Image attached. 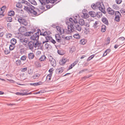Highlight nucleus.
I'll use <instances>...</instances> for the list:
<instances>
[{
  "label": "nucleus",
  "mask_w": 125,
  "mask_h": 125,
  "mask_svg": "<svg viewBox=\"0 0 125 125\" xmlns=\"http://www.w3.org/2000/svg\"><path fill=\"white\" fill-rule=\"evenodd\" d=\"M66 24L68 25L67 29H65L63 30V31L62 32V34L65 33L66 34H69L73 32V29L72 28V26L71 25H70V23L69 22V21H67L66 22Z\"/></svg>",
  "instance_id": "obj_1"
},
{
  "label": "nucleus",
  "mask_w": 125,
  "mask_h": 125,
  "mask_svg": "<svg viewBox=\"0 0 125 125\" xmlns=\"http://www.w3.org/2000/svg\"><path fill=\"white\" fill-rule=\"evenodd\" d=\"M70 25H71L72 26V28L73 29V32L75 30H77L79 31H80L82 30V27L81 25L78 24V23L74 24L73 23L70 24Z\"/></svg>",
  "instance_id": "obj_2"
},
{
  "label": "nucleus",
  "mask_w": 125,
  "mask_h": 125,
  "mask_svg": "<svg viewBox=\"0 0 125 125\" xmlns=\"http://www.w3.org/2000/svg\"><path fill=\"white\" fill-rule=\"evenodd\" d=\"M39 32H41V30L40 29H38L37 30V32L34 34L30 38V39L33 41H35V40L39 39L40 35H39Z\"/></svg>",
  "instance_id": "obj_3"
},
{
  "label": "nucleus",
  "mask_w": 125,
  "mask_h": 125,
  "mask_svg": "<svg viewBox=\"0 0 125 125\" xmlns=\"http://www.w3.org/2000/svg\"><path fill=\"white\" fill-rule=\"evenodd\" d=\"M18 18V21L21 24H22L25 26L28 25L27 21L24 19V18L19 16Z\"/></svg>",
  "instance_id": "obj_4"
},
{
  "label": "nucleus",
  "mask_w": 125,
  "mask_h": 125,
  "mask_svg": "<svg viewBox=\"0 0 125 125\" xmlns=\"http://www.w3.org/2000/svg\"><path fill=\"white\" fill-rule=\"evenodd\" d=\"M48 57L53 67H54L56 65V61L51 55L49 56Z\"/></svg>",
  "instance_id": "obj_5"
},
{
  "label": "nucleus",
  "mask_w": 125,
  "mask_h": 125,
  "mask_svg": "<svg viewBox=\"0 0 125 125\" xmlns=\"http://www.w3.org/2000/svg\"><path fill=\"white\" fill-rule=\"evenodd\" d=\"M27 5V6H29V7L24 6V10L27 11H30V10L31 9L32 10L33 8H35L34 7L32 6L29 2H28Z\"/></svg>",
  "instance_id": "obj_6"
},
{
  "label": "nucleus",
  "mask_w": 125,
  "mask_h": 125,
  "mask_svg": "<svg viewBox=\"0 0 125 125\" xmlns=\"http://www.w3.org/2000/svg\"><path fill=\"white\" fill-rule=\"evenodd\" d=\"M34 41H30L28 43V46L29 49L31 51H32L33 49L34 44Z\"/></svg>",
  "instance_id": "obj_7"
},
{
  "label": "nucleus",
  "mask_w": 125,
  "mask_h": 125,
  "mask_svg": "<svg viewBox=\"0 0 125 125\" xmlns=\"http://www.w3.org/2000/svg\"><path fill=\"white\" fill-rule=\"evenodd\" d=\"M73 18L74 19L72 18H70L69 22L70 24L73 23L74 24L78 23V22L77 18Z\"/></svg>",
  "instance_id": "obj_8"
},
{
  "label": "nucleus",
  "mask_w": 125,
  "mask_h": 125,
  "mask_svg": "<svg viewBox=\"0 0 125 125\" xmlns=\"http://www.w3.org/2000/svg\"><path fill=\"white\" fill-rule=\"evenodd\" d=\"M87 11L86 9H84L82 11V13L83 14V18L86 19L88 18L89 17V15L86 12V11Z\"/></svg>",
  "instance_id": "obj_9"
},
{
  "label": "nucleus",
  "mask_w": 125,
  "mask_h": 125,
  "mask_svg": "<svg viewBox=\"0 0 125 125\" xmlns=\"http://www.w3.org/2000/svg\"><path fill=\"white\" fill-rule=\"evenodd\" d=\"M107 11L109 14L112 15H114L115 12L114 10L109 7L108 8Z\"/></svg>",
  "instance_id": "obj_10"
},
{
  "label": "nucleus",
  "mask_w": 125,
  "mask_h": 125,
  "mask_svg": "<svg viewBox=\"0 0 125 125\" xmlns=\"http://www.w3.org/2000/svg\"><path fill=\"white\" fill-rule=\"evenodd\" d=\"M43 83L41 81H40L37 83H30V84L31 85H32L34 86H36L41 85Z\"/></svg>",
  "instance_id": "obj_11"
},
{
  "label": "nucleus",
  "mask_w": 125,
  "mask_h": 125,
  "mask_svg": "<svg viewBox=\"0 0 125 125\" xmlns=\"http://www.w3.org/2000/svg\"><path fill=\"white\" fill-rule=\"evenodd\" d=\"M102 22L104 24L108 25L109 24V23L108 20L106 18H102Z\"/></svg>",
  "instance_id": "obj_12"
},
{
  "label": "nucleus",
  "mask_w": 125,
  "mask_h": 125,
  "mask_svg": "<svg viewBox=\"0 0 125 125\" xmlns=\"http://www.w3.org/2000/svg\"><path fill=\"white\" fill-rule=\"evenodd\" d=\"M35 8H33L32 9L30 10V11H27L28 13H30L31 14H32L34 15H37V13L34 9Z\"/></svg>",
  "instance_id": "obj_13"
},
{
  "label": "nucleus",
  "mask_w": 125,
  "mask_h": 125,
  "mask_svg": "<svg viewBox=\"0 0 125 125\" xmlns=\"http://www.w3.org/2000/svg\"><path fill=\"white\" fill-rule=\"evenodd\" d=\"M61 62L60 63V65H63L65 64L66 62V58L63 57L61 61Z\"/></svg>",
  "instance_id": "obj_14"
},
{
  "label": "nucleus",
  "mask_w": 125,
  "mask_h": 125,
  "mask_svg": "<svg viewBox=\"0 0 125 125\" xmlns=\"http://www.w3.org/2000/svg\"><path fill=\"white\" fill-rule=\"evenodd\" d=\"M78 23L80 25L82 26L85 24V21L83 19H81L79 20Z\"/></svg>",
  "instance_id": "obj_15"
},
{
  "label": "nucleus",
  "mask_w": 125,
  "mask_h": 125,
  "mask_svg": "<svg viewBox=\"0 0 125 125\" xmlns=\"http://www.w3.org/2000/svg\"><path fill=\"white\" fill-rule=\"evenodd\" d=\"M88 14L92 17H94L96 16V13L92 11H90L89 12Z\"/></svg>",
  "instance_id": "obj_16"
},
{
  "label": "nucleus",
  "mask_w": 125,
  "mask_h": 125,
  "mask_svg": "<svg viewBox=\"0 0 125 125\" xmlns=\"http://www.w3.org/2000/svg\"><path fill=\"white\" fill-rule=\"evenodd\" d=\"M8 15L10 16H12L15 14V12L12 10H10L8 13Z\"/></svg>",
  "instance_id": "obj_17"
},
{
  "label": "nucleus",
  "mask_w": 125,
  "mask_h": 125,
  "mask_svg": "<svg viewBox=\"0 0 125 125\" xmlns=\"http://www.w3.org/2000/svg\"><path fill=\"white\" fill-rule=\"evenodd\" d=\"M20 41L21 42L23 43V44L26 45V43H27L28 42V40L27 39L26 40L25 39H20Z\"/></svg>",
  "instance_id": "obj_18"
},
{
  "label": "nucleus",
  "mask_w": 125,
  "mask_h": 125,
  "mask_svg": "<svg viewBox=\"0 0 125 125\" xmlns=\"http://www.w3.org/2000/svg\"><path fill=\"white\" fill-rule=\"evenodd\" d=\"M57 0H45L46 3L48 4L50 3L52 4L54 3Z\"/></svg>",
  "instance_id": "obj_19"
},
{
  "label": "nucleus",
  "mask_w": 125,
  "mask_h": 125,
  "mask_svg": "<svg viewBox=\"0 0 125 125\" xmlns=\"http://www.w3.org/2000/svg\"><path fill=\"white\" fill-rule=\"evenodd\" d=\"M34 56V55L33 53H30L28 54V57L29 59H32Z\"/></svg>",
  "instance_id": "obj_20"
},
{
  "label": "nucleus",
  "mask_w": 125,
  "mask_h": 125,
  "mask_svg": "<svg viewBox=\"0 0 125 125\" xmlns=\"http://www.w3.org/2000/svg\"><path fill=\"white\" fill-rule=\"evenodd\" d=\"M106 30V26L104 24L102 25L101 26V31L103 32H104Z\"/></svg>",
  "instance_id": "obj_21"
},
{
  "label": "nucleus",
  "mask_w": 125,
  "mask_h": 125,
  "mask_svg": "<svg viewBox=\"0 0 125 125\" xmlns=\"http://www.w3.org/2000/svg\"><path fill=\"white\" fill-rule=\"evenodd\" d=\"M76 50V48L74 46H72L70 48V52L71 53H72L74 52Z\"/></svg>",
  "instance_id": "obj_22"
},
{
  "label": "nucleus",
  "mask_w": 125,
  "mask_h": 125,
  "mask_svg": "<svg viewBox=\"0 0 125 125\" xmlns=\"http://www.w3.org/2000/svg\"><path fill=\"white\" fill-rule=\"evenodd\" d=\"M7 22H11L12 21V18L11 17H5Z\"/></svg>",
  "instance_id": "obj_23"
},
{
  "label": "nucleus",
  "mask_w": 125,
  "mask_h": 125,
  "mask_svg": "<svg viewBox=\"0 0 125 125\" xmlns=\"http://www.w3.org/2000/svg\"><path fill=\"white\" fill-rule=\"evenodd\" d=\"M16 42V40L15 38H12L10 41L11 43L13 45H15Z\"/></svg>",
  "instance_id": "obj_24"
},
{
  "label": "nucleus",
  "mask_w": 125,
  "mask_h": 125,
  "mask_svg": "<svg viewBox=\"0 0 125 125\" xmlns=\"http://www.w3.org/2000/svg\"><path fill=\"white\" fill-rule=\"evenodd\" d=\"M46 57L44 55H43L39 59V60L40 61H43L46 59Z\"/></svg>",
  "instance_id": "obj_25"
},
{
  "label": "nucleus",
  "mask_w": 125,
  "mask_h": 125,
  "mask_svg": "<svg viewBox=\"0 0 125 125\" xmlns=\"http://www.w3.org/2000/svg\"><path fill=\"white\" fill-rule=\"evenodd\" d=\"M40 32V33L39 35H42L44 36H45L46 35H48V32L46 31L43 33L41 32H41Z\"/></svg>",
  "instance_id": "obj_26"
},
{
  "label": "nucleus",
  "mask_w": 125,
  "mask_h": 125,
  "mask_svg": "<svg viewBox=\"0 0 125 125\" xmlns=\"http://www.w3.org/2000/svg\"><path fill=\"white\" fill-rule=\"evenodd\" d=\"M42 5H45L46 2L45 0H39Z\"/></svg>",
  "instance_id": "obj_27"
},
{
  "label": "nucleus",
  "mask_w": 125,
  "mask_h": 125,
  "mask_svg": "<svg viewBox=\"0 0 125 125\" xmlns=\"http://www.w3.org/2000/svg\"><path fill=\"white\" fill-rule=\"evenodd\" d=\"M95 54H92L87 59V61H89L92 59L95 56Z\"/></svg>",
  "instance_id": "obj_28"
},
{
  "label": "nucleus",
  "mask_w": 125,
  "mask_h": 125,
  "mask_svg": "<svg viewBox=\"0 0 125 125\" xmlns=\"http://www.w3.org/2000/svg\"><path fill=\"white\" fill-rule=\"evenodd\" d=\"M73 37L74 38L78 39H79L80 38V36L78 33H76L74 35Z\"/></svg>",
  "instance_id": "obj_29"
},
{
  "label": "nucleus",
  "mask_w": 125,
  "mask_h": 125,
  "mask_svg": "<svg viewBox=\"0 0 125 125\" xmlns=\"http://www.w3.org/2000/svg\"><path fill=\"white\" fill-rule=\"evenodd\" d=\"M64 68L63 67H61L60 68H59L58 69H56V70L59 73H62L64 70Z\"/></svg>",
  "instance_id": "obj_30"
},
{
  "label": "nucleus",
  "mask_w": 125,
  "mask_h": 125,
  "mask_svg": "<svg viewBox=\"0 0 125 125\" xmlns=\"http://www.w3.org/2000/svg\"><path fill=\"white\" fill-rule=\"evenodd\" d=\"M16 6L17 7L21 8L22 7V5L20 3H17L16 5Z\"/></svg>",
  "instance_id": "obj_31"
},
{
  "label": "nucleus",
  "mask_w": 125,
  "mask_h": 125,
  "mask_svg": "<svg viewBox=\"0 0 125 125\" xmlns=\"http://www.w3.org/2000/svg\"><path fill=\"white\" fill-rule=\"evenodd\" d=\"M15 48V46L14 45H13L12 44H10V45L9 48L10 50L12 51Z\"/></svg>",
  "instance_id": "obj_32"
},
{
  "label": "nucleus",
  "mask_w": 125,
  "mask_h": 125,
  "mask_svg": "<svg viewBox=\"0 0 125 125\" xmlns=\"http://www.w3.org/2000/svg\"><path fill=\"white\" fill-rule=\"evenodd\" d=\"M35 64L37 68L40 67H41V64L38 62H35Z\"/></svg>",
  "instance_id": "obj_33"
},
{
  "label": "nucleus",
  "mask_w": 125,
  "mask_h": 125,
  "mask_svg": "<svg viewBox=\"0 0 125 125\" xmlns=\"http://www.w3.org/2000/svg\"><path fill=\"white\" fill-rule=\"evenodd\" d=\"M56 28L57 30L60 33V34L61 35L62 33L61 27L59 26H57L56 27Z\"/></svg>",
  "instance_id": "obj_34"
},
{
  "label": "nucleus",
  "mask_w": 125,
  "mask_h": 125,
  "mask_svg": "<svg viewBox=\"0 0 125 125\" xmlns=\"http://www.w3.org/2000/svg\"><path fill=\"white\" fill-rule=\"evenodd\" d=\"M99 6H100V7H101V8H102V9H101V8L100 9V8H98L100 10H103V9H104V6L103 3L102 2H101L100 4V5H99Z\"/></svg>",
  "instance_id": "obj_35"
},
{
  "label": "nucleus",
  "mask_w": 125,
  "mask_h": 125,
  "mask_svg": "<svg viewBox=\"0 0 125 125\" xmlns=\"http://www.w3.org/2000/svg\"><path fill=\"white\" fill-rule=\"evenodd\" d=\"M114 20L117 22H119L120 21V18L119 16H115Z\"/></svg>",
  "instance_id": "obj_36"
},
{
  "label": "nucleus",
  "mask_w": 125,
  "mask_h": 125,
  "mask_svg": "<svg viewBox=\"0 0 125 125\" xmlns=\"http://www.w3.org/2000/svg\"><path fill=\"white\" fill-rule=\"evenodd\" d=\"M96 16L98 17H100V16L102 15V13L101 12H98L96 13Z\"/></svg>",
  "instance_id": "obj_37"
},
{
  "label": "nucleus",
  "mask_w": 125,
  "mask_h": 125,
  "mask_svg": "<svg viewBox=\"0 0 125 125\" xmlns=\"http://www.w3.org/2000/svg\"><path fill=\"white\" fill-rule=\"evenodd\" d=\"M52 74V73H50L48 74L46 77V80L48 79L49 80H50L51 79Z\"/></svg>",
  "instance_id": "obj_38"
},
{
  "label": "nucleus",
  "mask_w": 125,
  "mask_h": 125,
  "mask_svg": "<svg viewBox=\"0 0 125 125\" xmlns=\"http://www.w3.org/2000/svg\"><path fill=\"white\" fill-rule=\"evenodd\" d=\"M39 39H36L35 40V41H36V42L35 43H34V47L35 48H36L37 46L38 47V42Z\"/></svg>",
  "instance_id": "obj_39"
},
{
  "label": "nucleus",
  "mask_w": 125,
  "mask_h": 125,
  "mask_svg": "<svg viewBox=\"0 0 125 125\" xmlns=\"http://www.w3.org/2000/svg\"><path fill=\"white\" fill-rule=\"evenodd\" d=\"M113 8L117 10L119 8V7L117 5L115 4H114L112 5Z\"/></svg>",
  "instance_id": "obj_40"
},
{
  "label": "nucleus",
  "mask_w": 125,
  "mask_h": 125,
  "mask_svg": "<svg viewBox=\"0 0 125 125\" xmlns=\"http://www.w3.org/2000/svg\"><path fill=\"white\" fill-rule=\"evenodd\" d=\"M85 40L84 39H81L80 41V43L83 45H84L85 43Z\"/></svg>",
  "instance_id": "obj_41"
},
{
  "label": "nucleus",
  "mask_w": 125,
  "mask_h": 125,
  "mask_svg": "<svg viewBox=\"0 0 125 125\" xmlns=\"http://www.w3.org/2000/svg\"><path fill=\"white\" fill-rule=\"evenodd\" d=\"M15 94L19 95H25V93L17 92L15 93Z\"/></svg>",
  "instance_id": "obj_42"
},
{
  "label": "nucleus",
  "mask_w": 125,
  "mask_h": 125,
  "mask_svg": "<svg viewBox=\"0 0 125 125\" xmlns=\"http://www.w3.org/2000/svg\"><path fill=\"white\" fill-rule=\"evenodd\" d=\"M115 16H119V15L121 16V15L119 11H116L115 12Z\"/></svg>",
  "instance_id": "obj_43"
},
{
  "label": "nucleus",
  "mask_w": 125,
  "mask_h": 125,
  "mask_svg": "<svg viewBox=\"0 0 125 125\" xmlns=\"http://www.w3.org/2000/svg\"><path fill=\"white\" fill-rule=\"evenodd\" d=\"M51 37H52L51 36L48 35L45 37L46 40L48 42H49V41L50 40V39L51 38Z\"/></svg>",
  "instance_id": "obj_44"
},
{
  "label": "nucleus",
  "mask_w": 125,
  "mask_h": 125,
  "mask_svg": "<svg viewBox=\"0 0 125 125\" xmlns=\"http://www.w3.org/2000/svg\"><path fill=\"white\" fill-rule=\"evenodd\" d=\"M100 3L101 2H97L96 3L95 5L96 7L98 8H100V9L101 8L102 9H102V8H101V7H100V6H99L100 4Z\"/></svg>",
  "instance_id": "obj_45"
},
{
  "label": "nucleus",
  "mask_w": 125,
  "mask_h": 125,
  "mask_svg": "<svg viewBox=\"0 0 125 125\" xmlns=\"http://www.w3.org/2000/svg\"><path fill=\"white\" fill-rule=\"evenodd\" d=\"M16 64L17 65V66H18L20 65V64L21 63V62L20 60H18L16 61Z\"/></svg>",
  "instance_id": "obj_46"
},
{
  "label": "nucleus",
  "mask_w": 125,
  "mask_h": 125,
  "mask_svg": "<svg viewBox=\"0 0 125 125\" xmlns=\"http://www.w3.org/2000/svg\"><path fill=\"white\" fill-rule=\"evenodd\" d=\"M55 36L56 41L58 42H61V38H60V39L57 38V36H56V35H55Z\"/></svg>",
  "instance_id": "obj_47"
},
{
  "label": "nucleus",
  "mask_w": 125,
  "mask_h": 125,
  "mask_svg": "<svg viewBox=\"0 0 125 125\" xmlns=\"http://www.w3.org/2000/svg\"><path fill=\"white\" fill-rule=\"evenodd\" d=\"M57 53H58L60 55H63L64 53L62 51L58 50L57 51Z\"/></svg>",
  "instance_id": "obj_48"
},
{
  "label": "nucleus",
  "mask_w": 125,
  "mask_h": 125,
  "mask_svg": "<svg viewBox=\"0 0 125 125\" xmlns=\"http://www.w3.org/2000/svg\"><path fill=\"white\" fill-rule=\"evenodd\" d=\"M54 5H46V7L47 9H50L52 8Z\"/></svg>",
  "instance_id": "obj_49"
},
{
  "label": "nucleus",
  "mask_w": 125,
  "mask_h": 125,
  "mask_svg": "<svg viewBox=\"0 0 125 125\" xmlns=\"http://www.w3.org/2000/svg\"><path fill=\"white\" fill-rule=\"evenodd\" d=\"M10 52V51L8 49H6L4 51V53L5 54H8Z\"/></svg>",
  "instance_id": "obj_50"
},
{
  "label": "nucleus",
  "mask_w": 125,
  "mask_h": 125,
  "mask_svg": "<svg viewBox=\"0 0 125 125\" xmlns=\"http://www.w3.org/2000/svg\"><path fill=\"white\" fill-rule=\"evenodd\" d=\"M88 70V69H83L82 70H81L79 72V73L80 74L82 73H83V72H84L85 71H86Z\"/></svg>",
  "instance_id": "obj_51"
},
{
  "label": "nucleus",
  "mask_w": 125,
  "mask_h": 125,
  "mask_svg": "<svg viewBox=\"0 0 125 125\" xmlns=\"http://www.w3.org/2000/svg\"><path fill=\"white\" fill-rule=\"evenodd\" d=\"M26 57L25 55H23L22 56L21 58V59L23 61L25 60L26 59Z\"/></svg>",
  "instance_id": "obj_52"
},
{
  "label": "nucleus",
  "mask_w": 125,
  "mask_h": 125,
  "mask_svg": "<svg viewBox=\"0 0 125 125\" xmlns=\"http://www.w3.org/2000/svg\"><path fill=\"white\" fill-rule=\"evenodd\" d=\"M6 35V37L8 38H11L12 36V35L10 33H8Z\"/></svg>",
  "instance_id": "obj_53"
},
{
  "label": "nucleus",
  "mask_w": 125,
  "mask_h": 125,
  "mask_svg": "<svg viewBox=\"0 0 125 125\" xmlns=\"http://www.w3.org/2000/svg\"><path fill=\"white\" fill-rule=\"evenodd\" d=\"M116 3L117 4H120L122 2V0H115Z\"/></svg>",
  "instance_id": "obj_54"
},
{
  "label": "nucleus",
  "mask_w": 125,
  "mask_h": 125,
  "mask_svg": "<svg viewBox=\"0 0 125 125\" xmlns=\"http://www.w3.org/2000/svg\"><path fill=\"white\" fill-rule=\"evenodd\" d=\"M27 68L25 67L22 68L21 69V72H24L27 70Z\"/></svg>",
  "instance_id": "obj_55"
},
{
  "label": "nucleus",
  "mask_w": 125,
  "mask_h": 125,
  "mask_svg": "<svg viewBox=\"0 0 125 125\" xmlns=\"http://www.w3.org/2000/svg\"><path fill=\"white\" fill-rule=\"evenodd\" d=\"M74 66L72 64H71L69 66L68 69H67V71H68L69 70L72 69Z\"/></svg>",
  "instance_id": "obj_56"
},
{
  "label": "nucleus",
  "mask_w": 125,
  "mask_h": 125,
  "mask_svg": "<svg viewBox=\"0 0 125 125\" xmlns=\"http://www.w3.org/2000/svg\"><path fill=\"white\" fill-rule=\"evenodd\" d=\"M79 61L77 60H76L75 61L72 63L73 65L74 66L78 63Z\"/></svg>",
  "instance_id": "obj_57"
},
{
  "label": "nucleus",
  "mask_w": 125,
  "mask_h": 125,
  "mask_svg": "<svg viewBox=\"0 0 125 125\" xmlns=\"http://www.w3.org/2000/svg\"><path fill=\"white\" fill-rule=\"evenodd\" d=\"M91 7L93 9H95L96 8V5L94 3H93Z\"/></svg>",
  "instance_id": "obj_58"
},
{
  "label": "nucleus",
  "mask_w": 125,
  "mask_h": 125,
  "mask_svg": "<svg viewBox=\"0 0 125 125\" xmlns=\"http://www.w3.org/2000/svg\"><path fill=\"white\" fill-rule=\"evenodd\" d=\"M50 44H48L47 43L45 44V48L48 49L49 47Z\"/></svg>",
  "instance_id": "obj_59"
},
{
  "label": "nucleus",
  "mask_w": 125,
  "mask_h": 125,
  "mask_svg": "<svg viewBox=\"0 0 125 125\" xmlns=\"http://www.w3.org/2000/svg\"><path fill=\"white\" fill-rule=\"evenodd\" d=\"M54 70L53 69V68H51L48 71L50 73H52V74L53 73L52 71Z\"/></svg>",
  "instance_id": "obj_60"
},
{
  "label": "nucleus",
  "mask_w": 125,
  "mask_h": 125,
  "mask_svg": "<svg viewBox=\"0 0 125 125\" xmlns=\"http://www.w3.org/2000/svg\"><path fill=\"white\" fill-rule=\"evenodd\" d=\"M51 42L53 44H55L56 43L55 41L52 39V37H51Z\"/></svg>",
  "instance_id": "obj_61"
},
{
  "label": "nucleus",
  "mask_w": 125,
  "mask_h": 125,
  "mask_svg": "<svg viewBox=\"0 0 125 125\" xmlns=\"http://www.w3.org/2000/svg\"><path fill=\"white\" fill-rule=\"evenodd\" d=\"M6 8V6H3L2 7L0 8V11H3V12H4V10H2V8H4V9H5V8Z\"/></svg>",
  "instance_id": "obj_62"
},
{
  "label": "nucleus",
  "mask_w": 125,
  "mask_h": 125,
  "mask_svg": "<svg viewBox=\"0 0 125 125\" xmlns=\"http://www.w3.org/2000/svg\"><path fill=\"white\" fill-rule=\"evenodd\" d=\"M31 3V4L34 5H37V3L35 0H33L32 2Z\"/></svg>",
  "instance_id": "obj_63"
},
{
  "label": "nucleus",
  "mask_w": 125,
  "mask_h": 125,
  "mask_svg": "<svg viewBox=\"0 0 125 125\" xmlns=\"http://www.w3.org/2000/svg\"><path fill=\"white\" fill-rule=\"evenodd\" d=\"M39 93L40 94H42V93H45V90H41L40 91H39Z\"/></svg>",
  "instance_id": "obj_64"
}]
</instances>
